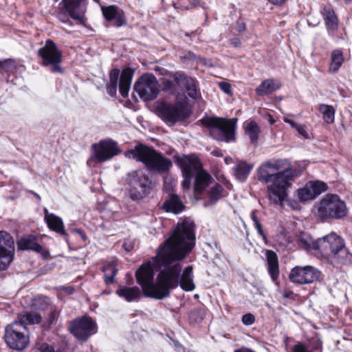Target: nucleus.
<instances>
[{"instance_id": "obj_52", "label": "nucleus", "mask_w": 352, "mask_h": 352, "mask_svg": "<svg viewBox=\"0 0 352 352\" xmlns=\"http://www.w3.org/2000/svg\"><path fill=\"white\" fill-rule=\"evenodd\" d=\"M298 133L302 136L305 139H309V135L307 131V127L305 124H299L296 129Z\"/></svg>"}, {"instance_id": "obj_13", "label": "nucleus", "mask_w": 352, "mask_h": 352, "mask_svg": "<svg viewBox=\"0 0 352 352\" xmlns=\"http://www.w3.org/2000/svg\"><path fill=\"white\" fill-rule=\"evenodd\" d=\"M175 164L180 167L184 180L182 182V187L184 189H189L191 184L192 179L194 177L195 170H198L201 168V162L199 158L195 154L184 155L182 157L178 154L173 156Z\"/></svg>"}, {"instance_id": "obj_24", "label": "nucleus", "mask_w": 352, "mask_h": 352, "mask_svg": "<svg viewBox=\"0 0 352 352\" xmlns=\"http://www.w3.org/2000/svg\"><path fill=\"white\" fill-rule=\"evenodd\" d=\"M267 270L272 281L276 285H278V278L280 276V268L278 257L277 254L271 250L265 251Z\"/></svg>"}, {"instance_id": "obj_8", "label": "nucleus", "mask_w": 352, "mask_h": 352, "mask_svg": "<svg viewBox=\"0 0 352 352\" xmlns=\"http://www.w3.org/2000/svg\"><path fill=\"white\" fill-rule=\"evenodd\" d=\"M157 111L166 123L172 125L186 120L191 114V111L184 102H162L157 107Z\"/></svg>"}, {"instance_id": "obj_44", "label": "nucleus", "mask_w": 352, "mask_h": 352, "mask_svg": "<svg viewBox=\"0 0 352 352\" xmlns=\"http://www.w3.org/2000/svg\"><path fill=\"white\" fill-rule=\"evenodd\" d=\"M60 314V310L58 309L57 308L51 310L47 316L46 321L43 324V327L47 330L50 329L52 326L57 322Z\"/></svg>"}, {"instance_id": "obj_62", "label": "nucleus", "mask_w": 352, "mask_h": 352, "mask_svg": "<svg viewBox=\"0 0 352 352\" xmlns=\"http://www.w3.org/2000/svg\"><path fill=\"white\" fill-rule=\"evenodd\" d=\"M251 219L253 221L254 225L260 223V221L258 220V216L256 214V210H253L251 212Z\"/></svg>"}, {"instance_id": "obj_55", "label": "nucleus", "mask_w": 352, "mask_h": 352, "mask_svg": "<svg viewBox=\"0 0 352 352\" xmlns=\"http://www.w3.org/2000/svg\"><path fill=\"white\" fill-rule=\"evenodd\" d=\"M247 30L246 24L244 22H237L236 25V30L239 33H243Z\"/></svg>"}, {"instance_id": "obj_3", "label": "nucleus", "mask_w": 352, "mask_h": 352, "mask_svg": "<svg viewBox=\"0 0 352 352\" xmlns=\"http://www.w3.org/2000/svg\"><path fill=\"white\" fill-rule=\"evenodd\" d=\"M126 157L142 162L146 168L158 174H165L170 171L172 161L155 150L153 146L138 142L133 148L125 151Z\"/></svg>"}, {"instance_id": "obj_37", "label": "nucleus", "mask_w": 352, "mask_h": 352, "mask_svg": "<svg viewBox=\"0 0 352 352\" xmlns=\"http://www.w3.org/2000/svg\"><path fill=\"white\" fill-rule=\"evenodd\" d=\"M344 62L343 52L340 49H336L331 51V63L329 67V72L331 73H337Z\"/></svg>"}, {"instance_id": "obj_50", "label": "nucleus", "mask_w": 352, "mask_h": 352, "mask_svg": "<svg viewBox=\"0 0 352 352\" xmlns=\"http://www.w3.org/2000/svg\"><path fill=\"white\" fill-rule=\"evenodd\" d=\"M180 58L182 62L190 60L194 61L197 60V55L191 51H188L184 56H182Z\"/></svg>"}, {"instance_id": "obj_34", "label": "nucleus", "mask_w": 352, "mask_h": 352, "mask_svg": "<svg viewBox=\"0 0 352 352\" xmlns=\"http://www.w3.org/2000/svg\"><path fill=\"white\" fill-rule=\"evenodd\" d=\"M197 171L194 190L196 193L201 194L208 186L212 177L202 167Z\"/></svg>"}, {"instance_id": "obj_63", "label": "nucleus", "mask_w": 352, "mask_h": 352, "mask_svg": "<svg viewBox=\"0 0 352 352\" xmlns=\"http://www.w3.org/2000/svg\"><path fill=\"white\" fill-rule=\"evenodd\" d=\"M234 352H255V351L250 348H248L245 346H241V348L235 349Z\"/></svg>"}, {"instance_id": "obj_57", "label": "nucleus", "mask_w": 352, "mask_h": 352, "mask_svg": "<svg viewBox=\"0 0 352 352\" xmlns=\"http://www.w3.org/2000/svg\"><path fill=\"white\" fill-rule=\"evenodd\" d=\"M211 155L214 156V157H223V151L221 149L216 147L214 148L212 151H211Z\"/></svg>"}, {"instance_id": "obj_60", "label": "nucleus", "mask_w": 352, "mask_h": 352, "mask_svg": "<svg viewBox=\"0 0 352 352\" xmlns=\"http://www.w3.org/2000/svg\"><path fill=\"white\" fill-rule=\"evenodd\" d=\"M74 231L78 233L83 241H86L87 239V236L85 232L81 229H75Z\"/></svg>"}, {"instance_id": "obj_33", "label": "nucleus", "mask_w": 352, "mask_h": 352, "mask_svg": "<svg viewBox=\"0 0 352 352\" xmlns=\"http://www.w3.org/2000/svg\"><path fill=\"white\" fill-rule=\"evenodd\" d=\"M243 129L245 134L249 138L250 144L256 146L261 132L257 122L254 120L246 121L243 124Z\"/></svg>"}, {"instance_id": "obj_17", "label": "nucleus", "mask_w": 352, "mask_h": 352, "mask_svg": "<svg viewBox=\"0 0 352 352\" xmlns=\"http://www.w3.org/2000/svg\"><path fill=\"white\" fill-rule=\"evenodd\" d=\"M168 76L174 80L177 87L184 88L189 98L197 100L201 96L199 82L195 78L183 71L171 72Z\"/></svg>"}, {"instance_id": "obj_43", "label": "nucleus", "mask_w": 352, "mask_h": 352, "mask_svg": "<svg viewBox=\"0 0 352 352\" xmlns=\"http://www.w3.org/2000/svg\"><path fill=\"white\" fill-rule=\"evenodd\" d=\"M297 196L300 201H306L316 198L313 195L308 183L306 184L305 187L299 188L297 190Z\"/></svg>"}, {"instance_id": "obj_51", "label": "nucleus", "mask_w": 352, "mask_h": 352, "mask_svg": "<svg viewBox=\"0 0 352 352\" xmlns=\"http://www.w3.org/2000/svg\"><path fill=\"white\" fill-rule=\"evenodd\" d=\"M292 352H312L309 351L305 344L301 342H298L292 347Z\"/></svg>"}, {"instance_id": "obj_11", "label": "nucleus", "mask_w": 352, "mask_h": 352, "mask_svg": "<svg viewBox=\"0 0 352 352\" xmlns=\"http://www.w3.org/2000/svg\"><path fill=\"white\" fill-rule=\"evenodd\" d=\"M156 269L153 259L144 261L137 269L135 277L137 283L141 287L143 294L148 298H153L155 288L154 276Z\"/></svg>"}, {"instance_id": "obj_4", "label": "nucleus", "mask_w": 352, "mask_h": 352, "mask_svg": "<svg viewBox=\"0 0 352 352\" xmlns=\"http://www.w3.org/2000/svg\"><path fill=\"white\" fill-rule=\"evenodd\" d=\"M318 252L336 264L346 265L352 261V254L345 246L344 240L335 232L318 238Z\"/></svg>"}, {"instance_id": "obj_48", "label": "nucleus", "mask_w": 352, "mask_h": 352, "mask_svg": "<svg viewBox=\"0 0 352 352\" xmlns=\"http://www.w3.org/2000/svg\"><path fill=\"white\" fill-rule=\"evenodd\" d=\"M162 91H172L175 86H177L175 82L173 80H170L168 79H164L162 80Z\"/></svg>"}, {"instance_id": "obj_41", "label": "nucleus", "mask_w": 352, "mask_h": 352, "mask_svg": "<svg viewBox=\"0 0 352 352\" xmlns=\"http://www.w3.org/2000/svg\"><path fill=\"white\" fill-rule=\"evenodd\" d=\"M51 304L50 298L47 296H37L34 298L32 302V307L39 311H45L48 309Z\"/></svg>"}, {"instance_id": "obj_27", "label": "nucleus", "mask_w": 352, "mask_h": 352, "mask_svg": "<svg viewBox=\"0 0 352 352\" xmlns=\"http://www.w3.org/2000/svg\"><path fill=\"white\" fill-rule=\"evenodd\" d=\"M254 168V164L245 160L237 161L233 168V175L236 180L245 182Z\"/></svg>"}, {"instance_id": "obj_31", "label": "nucleus", "mask_w": 352, "mask_h": 352, "mask_svg": "<svg viewBox=\"0 0 352 352\" xmlns=\"http://www.w3.org/2000/svg\"><path fill=\"white\" fill-rule=\"evenodd\" d=\"M133 76V70L130 67L124 68L121 72L119 82V91L120 95L123 98H126L128 96Z\"/></svg>"}, {"instance_id": "obj_35", "label": "nucleus", "mask_w": 352, "mask_h": 352, "mask_svg": "<svg viewBox=\"0 0 352 352\" xmlns=\"http://www.w3.org/2000/svg\"><path fill=\"white\" fill-rule=\"evenodd\" d=\"M42 321L41 315L36 312L29 311L24 314H19L15 322L25 327L28 324H38Z\"/></svg>"}, {"instance_id": "obj_6", "label": "nucleus", "mask_w": 352, "mask_h": 352, "mask_svg": "<svg viewBox=\"0 0 352 352\" xmlns=\"http://www.w3.org/2000/svg\"><path fill=\"white\" fill-rule=\"evenodd\" d=\"M348 208L338 195L327 193L316 206V217L321 222H331L346 217Z\"/></svg>"}, {"instance_id": "obj_40", "label": "nucleus", "mask_w": 352, "mask_h": 352, "mask_svg": "<svg viewBox=\"0 0 352 352\" xmlns=\"http://www.w3.org/2000/svg\"><path fill=\"white\" fill-rule=\"evenodd\" d=\"M224 188L219 183H215L209 190L208 195L209 203L211 205L215 204L223 197Z\"/></svg>"}, {"instance_id": "obj_18", "label": "nucleus", "mask_w": 352, "mask_h": 352, "mask_svg": "<svg viewBox=\"0 0 352 352\" xmlns=\"http://www.w3.org/2000/svg\"><path fill=\"white\" fill-rule=\"evenodd\" d=\"M320 275V272L313 266H296L291 270L289 280L294 284L306 285L318 280Z\"/></svg>"}, {"instance_id": "obj_38", "label": "nucleus", "mask_w": 352, "mask_h": 352, "mask_svg": "<svg viewBox=\"0 0 352 352\" xmlns=\"http://www.w3.org/2000/svg\"><path fill=\"white\" fill-rule=\"evenodd\" d=\"M120 74V69L118 68H113L109 72V81L107 84L106 87L108 94L111 97H114L117 94V87Z\"/></svg>"}, {"instance_id": "obj_61", "label": "nucleus", "mask_w": 352, "mask_h": 352, "mask_svg": "<svg viewBox=\"0 0 352 352\" xmlns=\"http://www.w3.org/2000/svg\"><path fill=\"white\" fill-rule=\"evenodd\" d=\"M68 16H69L68 15L60 16V12L58 13V18L59 21L63 23H70V21H69Z\"/></svg>"}, {"instance_id": "obj_5", "label": "nucleus", "mask_w": 352, "mask_h": 352, "mask_svg": "<svg viewBox=\"0 0 352 352\" xmlns=\"http://www.w3.org/2000/svg\"><path fill=\"white\" fill-rule=\"evenodd\" d=\"M237 118H226L218 116H204L199 122L208 129L209 134L217 142H234Z\"/></svg>"}, {"instance_id": "obj_28", "label": "nucleus", "mask_w": 352, "mask_h": 352, "mask_svg": "<svg viewBox=\"0 0 352 352\" xmlns=\"http://www.w3.org/2000/svg\"><path fill=\"white\" fill-rule=\"evenodd\" d=\"M162 209L166 212L179 214L182 212L185 206L177 194H171L168 199L165 200L162 205Z\"/></svg>"}, {"instance_id": "obj_9", "label": "nucleus", "mask_w": 352, "mask_h": 352, "mask_svg": "<svg viewBox=\"0 0 352 352\" xmlns=\"http://www.w3.org/2000/svg\"><path fill=\"white\" fill-rule=\"evenodd\" d=\"M129 196L135 201L146 197L153 188V182L148 175L140 170L129 174Z\"/></svg>"}, {"instance_id": "obj_64", "label": "nucleus", "mask_w": 352, "mask_h": 352, "mask_svg": "<svg viewBox=\"0 0 352 352\" xmlns=\"http://www.w3.org/2000/svg\"><path fill=\"white\" fill-rule=\"evenodd\" d=\"M285 122L291 125V126L294 129H296L299 124H298L295 121L289 119H285Z\"/></svg>"}, {"instance_id": "obj_36", "label": "nucleus", "mask_w": 352, "mask_h": 352, "mask_svg": "<svg viewBox=\"0 0 352 352\" xmlns=\"http://www.w3.org/2000/svg\"><path fill=\"white\" fill-rule=\"evenodd\" d=\"M16 69L17 63L15 59L6 58L0 60V74L6 76L8 81L10 76L16 72Z\"/></svg>"}, {"instance_id": "obj_32", "label": "nucleus", "mask_w": 352, "mask_h": 352, "mask_svg": "<svg viewBox=\"0 0 352 352\" xmlns=\"http://www.w3.org/2000/svg\"><path fill=\"white\" fill-rule=\"evenodd\" d=\"M193 267L188 265L184 268L179 278L180 287L186 292H191L195 289V285L193 282Z\"/></svg>"}, {"instance_id": "obj_12", "label": "nucleus", "mask_w": 352, "mask_h": 352, "mask_svg": "<svg viewBox=\"0 0 352 352\" xmlns=\"http://www.w3.org/2000/svg\"><path fill=\"white\" fill-rule=\"evenodd\" d=\"M97 324L89 316L85 315L70 321L68 329L74 337L82 342L96 333Z\"/></svg>"}, {"instance_id": "obj_58", "label": "nucleus", "mask_w": 352, "mask_h": 352, "mask_svg": "<svg viewBox=\"0 0 352 352\" xmlns=\"http://www.w3.org/2000/svg\"><path fill=\"white\" fill-rule=\"evenodd\" d=\"M270 3L276 6H281L284 5L288 0H267Z\"/></svg>"}, {"instance_id": "obj_29", "label": "nucleus", "mask_w": 352, "mask_h": 352, "mask_svg": "<svg viewBox=\"0 0 352 352\" xmlns=\"http://www.w3.org/2000/svg\"><path fill=\"white\" fill-rule=\"evenodd\" d=\"M297 243L302 249L306 251L318 250V239L314 240L310 234L305 232H300L297 235Z\"/></svg>"}, {"instance_id": "obj_42", "label": "nucleus", "mask_w": 352, "mask_h": 352, "mask_svg": "<svg viewBox=\"0 0 352 352\" xmlns=\"http://www.w3.org/2000/svg\"><path fill=\"white\" fill-rule=\"evenodd\" d=\"M307 183L315 197L325 192L328 188L327 184L322 181H310Z\"/></svg>"}, {"instance_id": "obj_10", "label": "nucleus", "mask_w": 352, "mask_h": 352, "mask_svg": "<svg viewBox=\"0 0 352 352\" xmlns=\"http://www.w3.org/2000/svg\"><path fill=\"white\" fill-rule=\"evenodd\" d=\"M3 338L10 349L22 351L29 344L28 329L14 321L6 327Z\"/></svg>"}, {"instance_id": "obj_49", "label": "nucleus", "mask_w": 352, "mask_h": 352, "mask_svg": "<svg viewBox=\"0 0 352 352\" xmlns=\"http://www.w3.org/2000/svg\"><path fill=\"white\" fill-rule=\"evenodd\" d=\"M218 85H219V87L220 88V89L221 91H223L224 93H226V94H228V95L232 94V86H231L230 83H229L228 82L222 81V82H219Z\"/></svg>"}, {"instance_id": "obj_26", "label": "nucleus", "mask_w": 352, "mask_h": 352, "mask_svg": "<svg viewBox=\"0 0 352 352\" xmlns=\"http://www.w3.org/2000/svg\"><path fill=\"white\" fill-rule=\"evenodd\" d=\"M282 83L278 79L267 78L261 82V83L255 89V92L258 96H269L274 91L280 89Z\"/></svg>"}, {"instance_id": "obj_23", "label": "nucleus", "mask_w": 352, "mask_h": 352, "mask_svg": "<svg viewBox=\"0 0 352 352\" xmlns=\"http://www.w3.org/2000/svg\"><path fill=\"white\" fill-rule=\"evenodd\" d=\"M44 221L47 228L56 234L68 237L69 234L66 232L63 219L54 213H50L47 208H44Z\"/></svg>"}, {"instance_id": "obj_54", "label": "nucleus", "mask_w": 352, "mask_h": 352, "mask_svg": "<svg viewBox=\"0 0 352 352\" xmlns=\"http://www.w3.org/2000/svg\"><path fill=\"white\" fill-rule=\"evenodd\" d=\"M282 165H283L282 160H277L274 163H271L270 162H267V166H268V167H270L274 170H278L283 166Z\"/></svg>"}, {"instance_id": "obj_2", "label": "nucleus", "mask_w": 352, "mask_h": 352, "mask_svg": "<svg viewBox=\"0 0 352 352\" xmlns=\"http://www.w3.org/2000/svg\"><path fill=\"white\" fill-rule=\"evenodd\" d=\"M267 162L262 164L258 170L260 182L270 184L267 186L270 200L275 205H282L288 197V189L292 187L296 177V171L289 167L276 173H270Z\"/></svg>"}, {"instance_id": "obj_15", "label": "nucleus", "mask_w": 352, "mask_h": 352, "mask_svg": "<svg viewBox=\"0 0 352 352\" xmlns=\"http://www.w3.org/2000/svg\"><path fill=\"white\" fill-rule=\"evenodd\" d=\"M91 147L94 153L87 161V164L90 161H95L99 164L104 163L121 152L118 143L111 139L101 140L98 143L94 144Z\"/></svg>"}, {"instance_id": "obj_19", "label": "nucleus", "mask_w": 352, "mask_h": 352, "mask_svg": "<svg viewBox=\"0 0 352 352\" xmlns=\"http://www.w3.org/2000/svg\"><path fill=\"white\" fill-rule=\"evenodd\" d=\"M14 241L12 236L0 231V271L6 270L14 258Z\"/></svg>"}, {"instance_id": "obj_45", "label": "nucleus", "mask_w": 352, "mask_h": 352, "mask_svg": "<svg viewBox=\"0 0 352 352\" xmlns=\"http://www.w3.org/2000/svg\"><path fill=\"white\" fill-rule=\"evenodd\" d=\"M189 317L193 322L199 323L206 317V310L201 307H195L190 311Z\"/></svg>"}, {"instance_id": "obj_46", "label": "nucleus", "mask_w": 352, "mask_h": 352, "mask_svg": "<svg viewBox=\"0 0 352 352\" xmlns=\"http://www.w3.org/2000/svg\"><path fill=\"white\" fill-rule=\"evenodd\" d=\"M255 316L251 313H247L243 315L241 318L242 323L245 326H250L255 322Z\"/></svg>"}, {"instance_id": "obj_20", "label": "nucleus", "mask_w": 352, "mask_h": 352, "mask_svg": "<svg viewBox=\"0 0 352 352\" xmlns=\"http://www.w3.org/2000/svg\"><path fill=\"white\" fill-rule=\"evenodd\" d=\"M17 249L19 251H31L40 254L44 258L50 256L48 250H45L39 243V238L35 234H25L16 241Z\"/></svg>"}, {"instance_id": "obj_25", "label": "nucleus", "mask_w": 352, "mask_h": 352, "mask_svg": "<svg viewBox=\"0 0 352 352\" xmlns=\"http://www.w3.org/2000/svg\"><path fill=\"white\" fill-rule=\"evenodd\" d=\"M142 293V290L138 286L122 285L120 286L116 291V295L128 302H138L140 299Z\"/></svg>"}, {"instance_id": "obj_21", "label": "nucleus", "mask_w": 352, "mask_h": 352, "mask_svg": "<svg viewBox=\"0 0 352 352\" xmlns=\"http://www.w3.org/2000/svg\"><path fill=\"white\" fill-rule=\"evenodd\" d=\"M320 13L328 34H333L339 27L340 20L333 6L331 3L322 4L320 6Z\"/></svg>"}, {"instance_id": "obj_59", "label": "nucleus", "mask_w": 352, "mask_h": 352, "mask_svg": "<svg viewBox=\"0 0 352 352\" xmlns=\"http://www.w3.org/2000/svg\"><path fill=\"white\" fill-rule=\"evenodd\" d=\"M254 226H255V228H256L258 233L261 236H262L263 238L266 239V235H265V232H264V231H263V230L262 228V226H261V223H257V224H256Z\"/></svg>"}, {"instance_id": "obj_39", "label": "nucleus", "mask_w": 352, "mask_h": 352, "mask_svg": "<svg viewBox=\"0 0 352 352\" xmlns=\"http://www.w3.org/2000/svg\"><path fill=\"white\" fill-rule=\"evenodd\" d=\"M318 111L322 114L323 120L327 124L334 122L336 110L332 105L320 104Z\"/></svg>"}, {"instance_id": "obj_7", "label": "nucleus", "mask_w": 352, "mask_h": 352, "mask_svg": "<svg viewBox=\"0 0 352 352\" xmlns=\"http://www.w3.org/2000/svg\"><path fill=\"white\" fill-rule=\"evenodd\" d=\"M37 55L41 59V65L50 66L52 73H64L65 70L60 66L63 60L62 51L52 39L48 38L45 41V45L38 49Z\"/></svg>"}, {"instance_id": "obj_56", "label": "nucleus", "mask_w": 352, "mask_h": 352, "mask_svg": "<svg viewBox=\"0 0 352 352\" xmlns=\"http://www.w3.org/2000/svg\"><path fill=\"white\" fill-rule=\"evenodd\" d=\"M230 45L234 47L238 48L241 45V41L238 37H234L230 40Z\"/></svg>"}, {"instance_id": "obj_47", "label": "nucleus", "mask_w": 352, "mask_h": 352, "mask_svg": "<svg viewBox=\"0 0 352 352\" xmlns=\"http://www.w3.org/2000/svg\"><path fill=\"white\" fill-rule=\"evenodd\" d=\"M311 351H320L322 349V342L318 338H312L309 340Z\"/></svg>"}, {"instance_id": "obj_30", "label": "nucleus", "mask_w": 352, "mask_h": 352, "mask_svg": "<svg viewBox=\"0 0 352 352\" xmlns=\"http://www.w3.org/2000/svg\"><path fill=\"white\" fill-rule=\"evenodd\" d=\"M101 270L104 273L103 280L107 286L116 283L115 278L118 272L116 261L104 263Z\"/></svg>"}, {"instance_id": "obj_16", "label": "nucleus", "mask_w": 352, "mask_h": 352, "mask_svg": "<svg viewBox=\"0 0 352 352\" xmlns=\"http://www.w3.org/2000/svg\"><path fill=\"white\" fill-rule=\"evenodd\" d=\"M134 90L144 101H151L159 94V82L153 74H145L135 82Z\"/></svg>"}, {"instance_id": "obj_53", "label": "nucleus", "mask_w": 352, "mask_h": 352, "mask_svg": "<svg viewBox=\"0 0 352 352\" xmlns=\"http://www.w3.org/2000/svg\"><path fill=\"white\" fill-rule=\"evenodd\" d=\"M134 242L131 239H125L124 241L122 247L126 252H131L134 248Z\"/></svg>"}, {"instance_id": "obj_14", "label": "nucleus", "mask_w": 352, "mask_h": 352, "mask_svg": "<svg viewBox=\"0 0 352 352\" xmlns=\"http://www.w3.org/2000/svg\"><path fill=\"white\" fill-rule=\"evenodd\" d=\"M87 0H62L58 8L60 16L68 15L78 24L86 26Z\"/></svg>"}, {"instance_id": "obj_1", "label": "nucleus", "mask_w": 352, "mask_h": 352, "mask_svg": "<svg viewBox=\"0 0 352 352\" xmlns=\"http://www.w3.org/2000/svg\"><path fill=\"white\" fill-rule=\"evenodd\" d=\"M195 222L188 217L182 219L175 226L170 236L157 250L152 257L156 269L160 270L157 275L153 298L162 300L170 295V292L179 284L184 260L195 246Z\"/></svg>"}, {"instance_id": "obj_22", "label": "nucleus", "mask_w": 352, "mask_h": 352, "mask_svg": "<svg viewBox=\"0 0 352 352\" xmlns=\"http://www.w3.org/2000/svg\"><path fill=\"white\" fill-rule=\"evenodd\" d=\"M102 12L106 21H115L114 26L116 28L125 25L127 23L124 11L116 5L102 7Z\"/></svg>"}]
</instances>
